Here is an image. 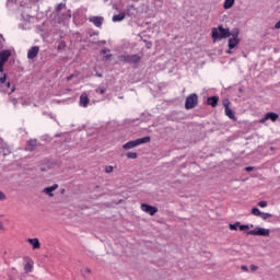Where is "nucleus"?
<instances>
[{
	"label": "nucleus",
	"mask_w": 280,
	"mask_h": 280,
	"mask_svg": "<svg viewBox=\"0 0 280 280\" xmlns=\"http://www.w3.org/2000/svg\"><path fill=\"white\" fill-rule=\"evenodd\" d=\"M226 54H233V49L229 48V50L226 51Z\"/></svg>",
	"instance_id": "40"
},
{
	"label": "nucleus",
	"mask_w": 280,
	"mask_h": 280,
	"mask_svg": "<svg viewBox=\"0 0 280 280\" xmlns=\"http://www.w3.org/2000/svg\"><path fill=\"white\" fill-rule=\"evenodd\" d=\"M225 115L229 117V119H233V121H236L235 113L232 112L231 108L225 109Z\"/></svg>",
	"instance_id": "22"
},
{
	"label": "nucleus",
	"mask_w": 280,
	"mask_h": 280,
	"mask_svg": "<svg viewBox=\"0 0 280 280\" xmlns=\"http://www.w3.org/2000/svg\"><path fill=\"white\" fill-rule=\"evenodd\" d=\"M5 226L3 225V223L0 221V231H4Z\"/></svg>",
	"instance_id": "38"
},
{
	"label": "nucleus",
	"mask_w": 280,
	"mask_h": 280,
	"mask_svg": "<svg viewBox=\"0 0 280 280\" xmlns=\"http://www.w3.org/2000/svg\"><path fill=\"white\" fill-rule=\"evenodd\" d=\"M223 106H224L225 110H226L228 108H231V107H230V106H231V102H230L229 100H224V101H223Z\"/></svg>",
	"instance_id": "30"
},
{
	"label": "nucleus",
	"mask_w": 280,
	"mask_h": 280,
	"mask_svg": "<svg viewBox=\"0 0 280 280\" xmlns=\"http://www.w3.org/2000/svg\"><path fill=\"white\" fill-rule=\"evenodd\" d=\"M57 16L59 21H69L71 19V10L67 9V4L59 3L56 7Z\"/></svg>",
	"instance_id": "3"
},
{
	"label": "nucleus",
	"mask_w": 280,
	"mask_h": 280,
	"mask_svg": "<svg viewBox=\"0 0 280 280\" xmlns=\"http://www.w3.org/2000/svg\"><path fill=\"white\" fill-rule=\"evenodd\" d=\"M245 171H246V172H253V166H247V167L245 168Z\"/></svg>",
	"instance_id": "39"
},
{
	"label": "nucleus",
	"mask_w": 280,
	"mask_h": 280,
	"mask_svg": "<svg viewBox=\"0 0 280 280\" xmlns=\"http://www.w3.org/2000/svg\"><path fill=\"white\" fill-rule=\"evenodd\" d=\"M120 62H128L129 65H137L141 60L139 55H120L118 56Z\"/></svg>",
	"instance_id": "5"
},
{
	"label": "nucleus",
	"mask_w": 280,
	"mask_h": 280,
	"mask_svg": "<svg viewBox=\"0 0 280 280\" xmlns=\"http://www.w3.org/2000/svg\"><path fill=\"white\" fill-rule=\"evenodd\" d=\"M247 235H260L261 237H269L270 230L266 228H255L254 230L247 232Z\"/></svg>",
	"instance_id": "7"
},
{
	"label": "nucleus",
	"mask_w": 280,
	"mask_h": 280,
	"mask_svg": "<svg viewBox=\"0 0 280 280\" xmlns=\"http://www.w3.org/2000/svg\"><path fill=\"white\" fill-rule=\"evenodd\" d=\"M16 88L14 85L10 84L9 81H7V75L2 74L0 77V93H7V95H12Z\"/></svg>",
	"instance_id": "2"
},
{
	"label": "nucleus",
	"mask_w": 280,
	"mask_h": 280,
	"mask_svg": "<svg viewBox=\"0 0 280 280\" xmlns=\"http://www.w3.org/2000/svg\"><path fill=\"white\" fill-rule=\"evenodd\" d=\"M138 154L137 152H128L127 153V159H137Z\"/></svg>",
	"instance_id": "29"
},
{
	"label": "nucleus",
	"mask_w": 280,
	"mask_h": 280,
	"mask_svg": "<svg viewBox=\"0 0 280 280\" xmlns=\"http://www.w3.org/2000/svg\"><path fill=\"white\" fill-rule=\"evenodd\" d=\"M90 23H93L95 25V27H102L103 23H104V18L102 16H91L89 19Z\"/></svg>",
	"instance_id": "13"
},
{
	"label": "nucleus",
	"mask_w": 280,
	"mask_h": 280,
	"mask_svg": "<svg viewBox=\"0 0 280 280\" xmlns=\"http://www.w3.org/2000/svg\"><path fill=\"white\" fill-rule=\"evenodd\" d=\"M248 229H253V224L252 225H238V230L240 231H248Z\"/></svg>",
	"instance_id": "27"
},
{
	"label": "nucleus",
	"mask_w": 280,
	"mask_h": 280,
	"mask_svg": "<svg viewBox=\"0 0 280 280\" xmlns=\"http://www.w3.org/2000/svg\"><path fill=\"white\" fill-rule=\"evenodd\" d=\"M11 102L13 106H16L19 103H21L22 106H30V103L25 102L24 98H20V100L11 98Z\"/></svg>",
	"instance_id": "18"
},
{
	"label": "nucleus",
	"mask_w": 280,
	"mask_h": 280,
	"mask_svg": "<svg viewBox=\"0 0 280 280\" xmlns=\"http://www.w3.org/2000/svg\"><path fill=\"white\" fill-rule=\"evenodd\" d=\"M8 200V195L0 190V202H5Z\"/></svg>",
	"instance_id": "25"
},
{
	"label": "nucleus",
	"mask_w": 280,
	"mask_h": 280,
	"mask_svg": "<svg viewBox=\"0 0 280 280\" xmlns=\"http://www.w3.org/2000/svg\"><path fill=\"white\" fill-rule=\"evenodd\" d=\"M27 242L33 247V250H38V248H40V241H38V238H28Z\"/></svg>",
	"instance_id": "15"
},
{
	"label": "nucleus",
	"mask_w": 280,
	"mask_h": 280,
	"mask_svg": "<svg viewBox=\"0 0 280 280\" xmlns=\"http://www.w3.org/2000/svg\"><path fill=\"white\" fill-rule=\"evenodd\" d=\"M126 19V14L119 13L113 16L114 23H119V21H124Z\"/></svg>",
	"instance_id": "20"
},
{
	"label": "nucleus",
	"mask_w": 280,
	"mask_h": 280,
	"mask_svg": "<svg viewBox=\"0 0 280 280\" xmlns=\"http://www.w3.org/2000/svg\"><path fill=\"white\" fill-rule=\"evenodd\" d=\"M144 143H150V137L147 136L144 138L128 141L122 144V150H132L135 148H139V145H143Z\"/></svg>",
	"instance_id": "4"
},
{
	"label": "nucleus",
	"mask_w": 280,
	"mask_h": 280,
	"mask_svg": "<svg viewBox=\"0 0 280 280\" xmlns=\"http://www.w3.org/2000/svg\"><path fill=\"white\" fill-rule=\"evenodd\" d=\"M219 97L218 96H211L208 98V104L210 106H212L213 108H215V106H218V102H219Z\"/></svg>",
	"instance_id": "17"
},
{
	"label": "nucleus",
	"mask_w": 280,
	"mask_h": 280,
	"mask_svg": "<svg viewBox=\"0 0 280 280\" xmlns=\"http://www.w3.org/2000/svg\"><path fill=\"white\" fill-rule=\"evenodd\" d=\"M110 50H103V54H109Z\"/></svg>",
	"instance_id": "41"
},
{
	"label": "nucleus",
	"mask_w": 280,
	"mask_h": 280,
	"mask_svg": "<svg viewBox=\"0 0 280 280\" xmlns=\"http://www.w3.org/2000/svg\"><path fill=\"white\" fill-rule=\"evenodd\" d=\"M105 58H106V60H108V58H110V55H106Z\"/></svg>",
	"instance_id": "42"
},
{
	"label": "nucleus",
	"mask_w": 280,
	"mask_h": 280,
	"mask_svg": "<svg viewBox=\"0 0 280 280\" xmlns=\"http://www.w3.org/2000/svg\"><path fill=\"white\" fill-rule=\"evenodd\" d=\"M56 189H58V184L44 188L43 192L51 197L54 196V191H56Z\"/></svg>",
	"instance_id": "14"
},
{
	"label": "nucleus",
	"mask_w": 280,
	"mask_h": 280,
	"mask_svg": "<svg viewBox=\"0 0 280 280\" xmlns=\"http://www.w3.org/2000/svg\"><path fill=\"white\" fill-rule=\"evenodd\" d=\"M235 5V0H225L223 3L224 10H231Z\"/></svg>",
	"instance_id": "19"
},
{
	"label": "nucleus",
	"mask_w": 280,
	"mask_h": 280,
	"mask_svg": "<svg viewBox=\"0 0 280 280\" xmlns=\"http://www.w3.org/2000/svg\"><path fill=\"white\" fill-rule=\"evenodd\" d=\"M259 267L255 266V265H250V270L252 272H255V270H258Z\"/></svg>",
	"instance_id": "35"
},
{
	"label": "nucleus",
	"mask_w": 280,
	"mask_h": 280,
	"mask_svg": "<svg viewBox=\"0 0 280 280\" xmlns=\"http://www.w3.org/2000/svg\"><path fill=\"white\" fill-rule=\"evenodd\" d=\"M196 106H198V94H190L186 97L185 108L191 110V108H196Z\"/></svg>",
	"instance_id": "6"
},
{
	"label": "nucleus",
	"mask_w": 280,
	"mask_h": 280,
	"mask_svg": "<svg viewBox=\"0 0 280 280\" xmlns=\"http://www.w3.org/2000/svg\"><path fill=\"white\" fill-rule=\"evenodd\" d=\"M38 51H40V47L38 46L31 47L30 50L27 51V58L30 60H34V58L38 56Z\"/></svg>",
	"instance_id": "11"
},
{
	"label": "nucleus",
	"mask_w": 280,
	"mask_h": 280,
	"mask_svg": "<svg viewBox=\"0 0 280 280\" xmlns=\"http://www.w3.org/2000/svg\"><path fill=\"white\" fill-rule=\"evenodd\" d=\"M10 56H12L10 50L0 51V73H3V66L5 65L7 60L10 59Z\"/></svg>",
	"instance_id": "8"
},
{
	"label": "nucleus",
	"mask_w": 280,
	"mask_h": 280,
	"mask_svg": "<svg viewBox=\"0 0 280 280\" xmlns=\"http://www.w3.org/2000/svg\"><path fill=\"white\" fill-rule=\"evenodd\" d=\"M35 148H36V140H31V141L27 142L26 150L32 152Z\"/></svg>",
	"instance_id": "24"
},
{
	"label": "nucleus",
	"mask_w": 280,
	"mask_h": 280,
	"mask_svg": "<svg viewBox=\"0 0 280 280\" xmlns=\"http://www.w3.org/2000/svg\"><path fill=\"white\" fill-rule=\"evenodd\" d=\"M232 38L229 39L228 42V47L229 49H235L240 45V33H233L231 34Z\"/></svg>",
	"instance_id": "9"
},
{
	"label": "nucleus",
	"mask_w": 280,
	"mask_h": 280,
	"mask_svg": "<svg viewBox=\"0 0 280 280\" xmlns=\"http://www.w3.org/2000/svg\"><path fill=\"white\" fill-rule=\"evenodd\" d=\"M270 217H271L270 213H264V212H261V218H262V220H267V218H270Z\"/></svg>",
	"instance_id": "34"
},
{
	"label": "nucleus",
	"mask_w": 280,
	"mask_h": 280,
	"mask_svg": "<svg viewBox=\"0 0 280 280\" xmlns=\"http://www.w3.org/2000/svg\"><path fill=\"white\" fill-rule=\"evenodd\" d=\"M241 270H243L244 272H248V267H246V265L241 266Z\"/></svg>",
	"instance_id": "36"
},
{
	"label": "nucleus",
	"mask_w": 280,
	"mask_h": 280,
	"mask_svg": "<svg viewBox=\"0 0 280 280\" xmlns=\"http://www.w3.org/2000/svg\"><path fill=\"white\" fill-rule=\"evenodd\" d=\"M8 280H19V271L12 270V272L9 273Z\"/></svg>",
	"instance_id": "23"
},
{
	"label": "nucleus",
	"mask_w": 280,
	"mask_h": 280,
	"mask_svg": "<svg viewBox=\"0 0 280 280\" xmlns=\"http://www.w3.org/2000/svg\"><path fill=\"white\" fill-rule=\"evenodd\" d=\"M275 30H280V20L276 23Z\"/></svg>",
	"instance_id": "37"
},
{
	"label": "nucleus",
	"mask_w": 280,
	"mask_h": 280,
	"mask_svg": "<svg viewBox=\"0 0 280 280\" xmlns=\"http://www.w3.org/2000/svg\"><path fill=\"white\" fill-rule=\"evenodd\" d=\"M34 270V262L28 261L24 265V272H32Z\"/></svg>",
	"instance_id": "21"
},
{
	"label": "nucleus",
	"mask_w": 280,
	"mask_h": 280,
	"mask_svg": "<svg viewBox=\"0 0 280 280\" xmlns=\"http://www.w3.org/2000/svg\"><path fill=\"white\" fill-rule=\"evenodd\" d=\"M96 93H100L101 95H104V93H106V89L105 88H100L96 90Z\"/></svg>",
	"instance_id": "33"
},
{
	"label": "nucleus",
	"mask_w": 280,
	"mask_h": 280,
	"mask_svg": "<svg viewBox=\"0 0 280 280\" xmlns=\"http://www.w3.org/2000/svg\"><path fill=\"white\" fill-rule=\"evenodd\" d=\"M113 170H114V167L110 165L105 167L106 174H113Z\"/></svg>",
	"instance_id": "31"
},
{
	"label": "nucleus",
	"mask_w": 280,
	"mask_h": 280,
	"mask_svg": "<svg viewBox=\"0 0 280 280\" xmlns=\"http://www.w3.org/2000/svg\"><path fill=\"white\" fill-rule=\"evenodd\" d=\"M270 119L271 121H277L279 119V115L275 113H267L264 118L260 119V124H266Z\"/></svg>",
	"instance_id": "12"
},
{
	"label": "nucleus",
	"mask_w": 280,
	"mask_h": 280,
	"mask_svg": "<svg viewBox=\"0 0 280 280\" xmlns=\"http://www.w3.org/2000/svg\"><path fill=\"white\" fill-rule=\"evenodd\" d=\"M0 218H5V214H3V213H0Z\"/></svg>",
	"instance_id": "43"
},
{
	"label": "nucleus",
	"mask_w": 280,
	"mask_h": 280,
	"mask_svg": "<svg viewBox=\"0 0 280 280\" xmlns=\"http://www.w3.org/2000/svg\"><path fill=\"white\" fill-rule=\"evenodd\" d=\"M140 208H141V211H143L144 213H148L149 215H154L159 212V208L147 205V203H142Z\"/></svg>",
	"instance_id": "10"
},
{
	"label": "nucleus",
	"mask_w": 280,
	"mask_h": 280,
	"mask_svg": "<svg viewBox=\"0 0 280 280\" xmlns=\"http://www.w3.org/2000/svg\"><path fill=\"white\" fill-rule=\"evenodd\" d=\"M89 95H86V93H83L81 96H80V106H82L83 108H86V106H89Z\"/></svg>",
	"instance_id": "16"
},
{
	"label": "nucleus",
	"mask_w": 280,
	"mask_h": 280,
	"mask_svg": "<svg viewBox=\"0 0 280 280\" xmlns=\"http://www.w3.org/2000/svg\"><path fill=\"white\" fill-rule=\"evenodd\" d=\"M252 213H253V215H256L257 218L261 217V212L259 211L258 208H253Z\"/></svg>",
	"instance_id": "26"
},
{
	"label": "nucleus",
	"mask_w": 280,
	"mask_h": 280,
	"mask_svg": "<svg viewBox=\"0 0 280 280\" xmlns=\"http://www.w3.org/2000/svg\"><path fill=\"white\" fill-rule=\"evenodd\" d=\"M237 229H240V222L230 224V231H237Z\"/></svg>",
	"instance_id": "28"
},
{
	"label": "nucleus",
	"mask_w": 280,
	"mask_h": 280,
	"mask_svg": "<svg viewBox=\"0 0 280 280\" xmlns=\"http://www.w3.org/2000/svg\"><path fill=\"white\" fill-rule=\"evenodd\" d=\"M258 207H261L262 209H265V207H268V201L258 202Z\"/></svg>",
	"instance_id": "32"
},
{
	"label": "nucleus",
	"mask_w": 280,
	"mask_h": 280,
	"mask_svg": "<svg viewBox=\"0 0 280 280\" xmlns=\"http://www.w3.org/2000/svg\"><path fill=\"white\" fill-rule=\"evenodd\" d=\"M211 34L213 43H215L217 40H224V38L231 37V31L229 28L222 27V25L213 27Z\"/></svg>",
	"instance_id": "1"
},
{
	"label": "nucleus",
	"mask_w": 280,
	"mask_h": 280,
	"mask_svg": "<svg viewBox=\"0 0 280 280\" xmlns=\"http://www.w3.org/2000/svg\"><path fill=\"white\" fill-rule=\"evenodd\" d=\"M1 38H3V36H2V35H0V40H1Z\"/></svg>",
	"instance_id": "44"
}]
</instances>
